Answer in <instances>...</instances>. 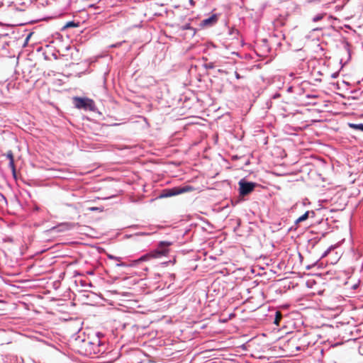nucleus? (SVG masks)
Returning <instances> with one entry per match:
<instances>
[{
  "instance_id": "6ab92c4d",
  "label": "nucleus",
  "mask_w": 363,
  "mask_h": 363,
  "mask_svg": "<svg viewBox=\"0 0 363 363\" xmlns=\"http://www.w3.org/2000/svg\"><path fill=\"white\" fill-rule=\"evenodd\" d=\"M338 74H339L338 72H335V73L332 74L331 77L333 79H335L337 77Z\"/></svg>"
},
{
  "instance_id": "a878e982",
  "label": "nucleus",
  "mask_w": 363,
  "mask_h": 363,
  "mask_svg": "<svg viewBox=\"0 0 363 363\" xmlns=\"http://www.w3.org/2000/svg\"><path fill=\"white\" fill-rule=\"evenodd\" d=\"M3 5L2 2H0V7Z\"/></svg>"
},
{
  "instance_id": "393cba45",
  "label": "nucleus",
  "mask_w": 363,
  "mask_h": 363,
  "mask_svg": "<svg viewBox=\"0 0 363 363\" xmlns=\"http://www.w3.org/2000/svg\"><path fill=\"white\" fill-rule=\"evenodd\" d=\"M96 209V208H94V207L91 208V211H95Z\"/></svg>"
},
{
  "instance_id": "4be33fe9",
  "label": "nucleus",
  "mask_w": 363,
  "mask_h": 363,
  "mask_svg": "<svg viewBox=\"0 0 363 363\" xmlns=\"http://www.w3.org/2000/svg\"><path fill=\"white\" fill-rule=\"evenodd\" d=\"M12 174L14 179H16V169H14V172H12Z\"/></svg>"
},
{
  "instance_id": "6e6552de",
  "label": "nucleus",
  "mask_w": 363,
  "mask_h": 363,
  "mask_svg": "<svg viewBox=\"0 0 363 363\" xmlns=\"http://www.w3.org/2000/svg\"><path fill=\"white\" fill-rule=\"evenodd\" d=\"M310 215H311L313 217L315 216L314 211H306L303 215H302L301 216H300L298 218H297L296 220L295 223L298 224L299 223H301V222L306 220L307 218H308Z\"/></svg>"
},
{
  "instance_id": "b1692460",
  "label": "nucleus",
  "mask_w": 363,
  "mask_h": 363,
  "mask_svg": "<svg viewBox=\"0 0 363 363\" xmlns=\"http://www.w3.org/2000/svg\"><path fill=\"white\" fill-rule=\"evenodd\" d=\"M190 4H194V1L193 0H190Z\"/></svg>"
},
{
  "instance_id": "1a4fd4ad",
  "label": "nucleus",
  "mask_w": 363,
  "mask_h": 363,
  "mask_svg": "<svg viewBox=\"0 0 363 363\" xmlns=\"http://www.w3.org/2000/svg\"><path fill=\"white\" fill-rule=\"evenodd\" d=\"M348 125L352 129L361 130L363 132V123H349Z\"/></svg>"
},
{
  "instance_id": "f3484780",
  "label": "nucleus",
  "mask_w": 363,
  "mask_h": 363,
  "mask_svg": "<svg viewBox=\"0 0 363 363\" xmlns=\"http://www.w3.org/2000/svg\"><path fill=\"white\" fill-rule=\"evenodd\" d=\"M205 67H206V68H207V69H213V68H214V65H213V64L212 62H210V63H208V64H206V65H205Z\"/></svg>"
},
{
  "instance_id": "dca6fc26",
  "label": "nucleus",
  "mask_w": 363,
  "mask_h": 363,
  "mask_svg": "<svg viewBox=\"0 0 363 363\" xmlns=\"http://www.w3.org/2000/svg\"><path fill=\"white\" fill-rule=\"evenodd\" d=\"M125 41H123V42H119V43H117L116 44H113L111 45L110 47L111 48H118V47H120L123 43H124Z\"/></svg>"
},
{
  "instance_id": "aec40b11",
  "label": "nucleus",
  "mask_w": 363,
  "mask_h": 363,
  "mask_svg": "<svg viewBox=\"0 0 363 363\" xmlns=\"http://www.w3.org/2000/svg\"><path fill=\"white\" fill-rule=\"evenodd\" d=\"M235 76L236 79H238L242 78V77L240 75V74L237 72H235Z\"/></svg>"
},
{
  "instance_id": "ddd939ff",
  "label": "nucleus",
  "mask_w": 363,
  "mask_h": 363,
  "mask_svg": "<svg viewBox=\"0 0 363 363\" xmlns=\"http://www.w3.org/2000/svg\"><path fill=\"white\" fill-rule=\"evenodd\" d=\"M9 167L11 168L12 172H14V169H16V167H15V164H14V160L9 161Z\"/></svg>"
},
{
  "instance_id": "9b49d317",
  "label": "nucleus",
  "mask_w": 363,
  "mask_h": 363,
  "mask_svg": "<svg viewBox=\"0 0 363 363\" xmlns=\"http://www.w3.org/2000/svg\"><path fill=\"white\" fill-rule=\"evenodd\" d=\"M6 157L9 160V161H13L14 160L13 159V152L11 150H9L7 152H6Z\"/></svg>"
},
{
  "instance_id": "412c9836",
  "label": "nucleus",
  "mask_w": 363,
  "mask_h": 363,
  "mask_svg": "<svg viewBox=\"0 0 363 363\" xmlns=\"http://www.w3.org/2000/svg\"><path fill=\"white\" fill-rule=\"evenodd\" d=\"M116 266L117 267H125V266H126V264L123 262H121V263L116 264Z\"/></svg>"
},
{
  "instance_id": "20e7f679",
  "label": "nucleus",
  "mask_w": 363,
  "mask_h": 363,
  "mask_svg": "<svg viewBox=\"0 0 363 363\" xmlns=\"http://www.w3.org/2000/svg\"><path fill=\"white\" fill-rule=\"evenodd\" d=\"M240 186V194L242 196H246L253 191L255 187V184L253 182H248L244 179H241L239 182Z\"/></svg>"
},
{
  "instance_id": "0eeeda50",
  "label": "nucleus",
  "mask_w": 363,
  "mask_h": 363,
  "mask_svg": "<svg viewBox=\"0 0 363 363\" xmlns=\"http://www.w3.org/2000/svg\"><path fill=\"white\" fill-rule=\"evenodd\" d=\"M193 190H194V187H192L191 186H185L183 187H179L175 191L170 190V192L165 194V196H174V195H177V194H183V193H186V192H189Z\"/></svg>"
},
{
  "instance_id": "7ed1b4c3",
  "label": "nucleus",
  "mask_w": 363,
  "mask_h": 363,
  "mask_svg": "<svg viewBox=\"0 0 363 363\" xmlns=\"http://www.w3.org/2000/svg\"><path fill=\"white\" fill-rule=\"evenodd\" d=\"M73 103L74 106L78 109H83L84 111H94L95 104L92 99L89 98L74 97Z\"/></svg>"
},
{
  "instance_id": "f257e3e1",
  "label": "nucleus",
  "mask_w": 363,
  "mask_h": 363,
  "mask_svg": "<svg viewBox=\"0 0 363 363\" xmlns=\"http://www.w3.org/2000/svg\"><path fill=\"white\" fill-rule=\"evenodd\" d=\"M172 245V242L167 241H161L157 248L153 250L150 253H147L145 255L140 257L138 259L135 261V262L139 263L141 262L147 261L150 258H160L162 257L166 256L169 252L168 247Z\"/></svg>"
},
{
  "instance_id": "4468645a",
  "label": "nucleus",
  "mask_w": 363,
  "mask_h": 363,
  "mask_svg": "<svg viewBox=\"0 0 363 363\" xmlns=\"http://www.w3.org/2000/svg\"><path fill=\"white\" fill-rule=\"evenodd\" d=\"M77 26V24L73 22V21H69L68 23H67L65 27L67 28H70V27H76Z\"/></svg>"
},
{
  "instance_id": "39448f33",
  "label": "nucleus",
  "mask_w": 363,
  "mask_h": 363,
  "mask_svg": "<svg viewBox=\"0 0 363 363\" xmlns=\"http://www.w3.org/2000/svg\"><path fill=\"white\" fill-rule=\"evenodd\" d=\"M74 226V223H62L57 226H55L50 229L52 232H65L72 229Z\"/></svg>"
},
{
  "instance_id": "5701e85b",
  "label": "nucleus",
  "mask_w": 363,
  "mask_h": 363,
  "mask_svg": "<svg viewBox=\"0 0 363 363\" xmlns=\"http://www.w3.org/2000/svg\"><path fill=\"white\" fill-rule=\"evenodd\" d=\"M357 284H354V285L353 286V289H357Z\"/></svg>"
},
{
  "instance_id": "a211bd4d",
  "label": "nucleus",
  "mask_w": 363,
  "mask_h": 363,
  "mask_svg": "<svg viewBox=\"0 0 363 363\" xmlns=\"http://www.w3.org/2000/svg\"><path fill=\"white\" fill-rule=\"evenodd\" d=\"M280 318H281V315H280L279 313L277 312V318H276L275 321H274V323L276 324H278V322H279Z\"/></svg>"
},
{
  "instance_id": "f03ea898",
  "label": "nucleus",
  "mask_w": 363,
  "mask_h": 363,
  "mask_svg": "<svg viewBox=\"0 0 363 363\" xmlns=\"http://www.w3.org/2000/svg\"><path fill=\"white\" fill-rule=\"evenodd\" d=\"M82 348L86 355H97L104 352V345L97 337L92 341L84 340Z\"/></svg>"
},
{
  "instance_id": "f8f14e48",
  "label": "nucleus",
  "mask_w": 363,
  "mask_h": 363,
  "mask_svg": "<svg viewBox=\"0 0 363 363\" xmlns=\"http://www.w3.org/2000/svg\"><path fill=\"white\" fill-rule=\"evenodd\" d=\"M108 258L110 259L116 260V261H120L121 259V257H116V256L112 255H108Z\"/></svg>"
},
{
  "instance_id": "423d86ee",
  "label": "nucleus",
  "mask_w": 363,
  "mask_h": 363,
  "mask_svg": "<svg viewBox=\"0 0 363 363\" xmlns=\"http://www.w3.org/2000/svg\"><path fill=\"white\" fill-rule=\"evenodd\" d=\"M218 15L213 14L210 17L205 18L201 21L200 26L201 27H210L215 25L218 21Z\"/></svg>"
},
{
  "instance_id": "9d476101",
  "label": "nucleus",
  "mask_w": 363,
  "mask_h": 363,
  "mask_svg": "<svg viewBox=\"0 0 363 363\" xmlns=\"http://www.w3.org/2000/svg\"><path fill=\"white\" fill-rule=\"evenodd\" d=\"M325 13H319V14H317L315 15L313 18V22H318L319 21H320L321 19L323 18V17L325 16Z\"/></svg>"
},
{
  "instance_id": "2eb2a0df",
  "label": "nucleus",
  "mask_w": 363,
  "mask_h": 363,
  "mask_svg": "<svg viewBox=\"0 0 363 363\" xmlns=\"http://www.w3.org/2000/svg\"><path fill=\"white\" fill-rule=\"evenodd\" d=\"M230 35H235H235H238L239 34V31H238V30H237V29H232V30H230Z\"/></svg>"
}]
</instances>
